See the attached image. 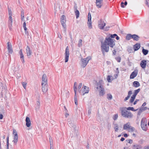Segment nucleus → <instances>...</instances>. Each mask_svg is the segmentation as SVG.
Segmentation results:
<instances>
[{
    "label": "nucleus",
    "mask_w": 149,
    "mask_h": 149,
    "mask_svg": "<svg viewBox=\"0 0 149 149\" xmlns=\"http://www.w3.org/2000/svg\"><path fill=\"white\" fill-rule=\"evenodd\" d=\"M103 0H95V5L98 8H100L103 5Z\"/></svg>",
    "instance_id": "ddd939ff"
},
{
    "label": "nucleus",
    "mask_w": 149,
    "mask_h": 149,
    "mask_svg": "<svg viewBox=\"0 0 149 149\" xmlns=\"http://www.w3.org/2000/svg\"><path fill=\"white\" fill-rule=\"evenodd\" d=\"M146 104V102H144V103H143V104L142 105V107H144L145 106Z\"/></svg>",
    "instance_id": "0e129e2a"
},
{
    "label": "nucleus",
    "mask_w": 149,
    "mask_h": 149,
    "mask_svg": "<svg viewBox=\"0 0 149 149\" xmlns=\"http://www.w3.org/2000/svg\"><path fill=\"white\" fill-rule=\"evenodd\" d=\"M82 40L81 39H80L79 41L78 46L79 47H81L82 46Z\"/></svg>",
    "instance_id": "a19ab883"
},
{
    "label": "nucleus",
    "mask_w": 149,
    "mask_h": 149,
    "mask_svg": "<svg viewBox=\"0 0 149 149\" xmlns=\"http://www.w3.org/2000/svg\"><path fill=\"white\" fill-rule=\"evenodd\" d=\"M129 131L132 132L134 131L135 129L134 127L130 126V128H129Z\"/></svg>",
    "instance_id": "79ce46f5"
},
{
    "label": "nucleus",
    "mask_w": 149,
    "mask_h": 149,
    "mask_svg": "<svg viewBox=\"0 0 149 149\" xmlns=\"http://www.w3.org/2000/svg\"><path fill=\"white\" fill-rule=\"evenodd\" d=\"M26 52L27 56L30 57L31 54L32 52L30 47L28 46L26 47Z\"/></svg>",
    "instance_id": "a211bd4d"
},
{
    "label": "nucleus",
    "mask_w": 149,
    "mask_h": 149,
    "mask_svg": "<svg viewBox=\"0 0 149 149\" xmlns=\"http://www.w3.org/2000/svg\"><path fill=\"white\" fill-rule=\"evenodd\" d=\"M132 94V91H129L128 93V95L124 99V100L125 101H127V100H128L130 97L131 95Z\"/></svg>",
    "instance_id": "4be33fe9"
},
{
    "label": "nucleus",
    "mask_w": 149,
    "mask_h": 149,
    "mask_svg": "<svg viewBox=\"0 0 149 149\" xmlns=\"http://www.w3.org/2000/svg\"><path fill=\"white\" fill-rule=\"evenodd\" d=\"M61 22L64 28H65L66 27V25L65 24L66 17L65 15H63L62 16L61 18Z\"/></svg>",
    "instance_id": "4468645a"
},
{
    "label": "nucleus",
    "mask_w": 149,
    "mask_h": 149,
    "mask_svg": "<svg viewBox=\"0 0 149 149\" xmlns=\"http://www.w3.org/2000/svg\"><path fill=\"white\" fill-rule=\"evenodd\" d=\"M91 19V15L90 13H89L88 14L87 24L88 27L90 29H91L92 28Z\"/></svg>",
    "instance_id": "9d476101"
},
{
    "label": "nucleus",
    "mask_w": 149,
    "mask_h": 149,
    "mask_svg": "<svg viewBox=\"0 0 149 149\" xmlns=\"http://www.w3.org/2000/svg\"><path fill=\"white\" fill-rule=\"evenodd\" d=\"M138 72V70H135L131 74L130 77V79H134L137 75Z\"/></svg>",
    "instance_id": "dca6fc26"
},
{
    "label": "nucleus",
    "mask_w": 149,
    "mask_h": 149,
    "mask_svg": "<svg viewBox=\"0 0 149 149\" xmlns=\"http://www.w3.org/2000/svg\"><path fill=\"white\" fill-rule=\"evenodd\" d=\"M140 89L139 88L137 90H135L134 91V94L132 95V96H131V99L130 101V103L133 102L134 101L138 93L140 91Z\"/></svg>",
    "instance_id": "1a4fd4ad"
},
{
    "label": "nucleus",
    "mask_w": 149,
    "mask_h": 149,
    "mask_svg": "<svg viewBox=\"0 0 149 149\" xmlns=\"http://www.w3.org/2000/svg\"><path fill=\"white\" fill-rule=\"evenodd\" d=\"M142 52L143 53V54L144 55H146L148 53V51L144 49H142Z\"/></svg>",
    "instance_id": "e433bc0d"
},
{
    "label": "nucleus",
    "mask_w": 149,
    "mask_h": 149,
    "mask_svg": "<svg viewBox=\"0 0 149 149\" xmlns=\"http://www.w3.org/2000/svg\"><path fill=\"white\" fill-rule=\"evenodd\" d=\"M3 118V116L2 114H0V119H2Z\"/></svg>",
    "instance_id": "13d9d810"
},
{
    "label": "nucleus",
    "mask_w": 149,
    "mask_h": 149,
    "mask_svg": "<svg viewBox=\"0 0 149 149\" xmlns=\"http://www.w3.org/2000/svg\"><path fill=\"white\" fill-rule=\"evenodd\" d=\"M121 7L122 8H124L125 7V5L124 3L123 2H121Z\"/></svg>",
    "instance_id": "3c124183"
},
{
    "label": "nucleus",
    "mask_w": 149,
    "mask_h": 149,
    "mask_svg": "<svg viewBox=\"0 0 149 149\" xmlns=\"http://www.w3.org/2000/svg\"><path fill=\"white\" fill-rule=\"evenodd\" d=\"M36 106L37 107L39 108L40 106V102L39 100L37 101L36 102Z\"/></svg>",
    "instance_id": "c03bdc74"
},
{
    "label": "nucleus",
    "mask_w": 149,
    "mask_h": 149,
    "mask_svg": "<svg viewBox=\"0 0 149 149\" xmlns=\"http://www.w3.org/2000/svg\"><path fill=\"white\" fill-rule=\"evenodd\" d=\"M74 101L75 102V104L76 105H77L78 104V103L77 102V96L75 95L74 97Z\"/></svg>",
    "instance_id": "58836bf2"
},
{
    "label": "nucleus",
    "mask_w": 149,
    "mask_h": 149,
    "mask_svg": "<svg viewBox=\"0 0 149 149\" xmlns=\"http://www.w3.org/2000/svg\"><path fill=\"white\" fill-rule=\"evenodd\" d=\"M9 141H7V148L8 149V145H9Z\"/></svg>",
    "instance_id": "680f3d73"
},
{
    "label": "nucleus",
    "mask_w": 149,
    "mask_h": 149,
    "mask_svg": "<svg viewBox=\"0 0 149 149\" xmlns=\"http://www.w3.org/2000/svg\"><path fill=\"white\" fill-rule=\"evenodd\" d=\"M25 121L26 122V126L28 127H30L31 125V122L29 118L28 117H26Z\"/></svg>",
    "instance_id": "6ab92c4d"
},
{
    "label": "nucleus",
    "mask_w": 149,
    "mask_h": 149,
    "mask_svg": "<svg viewBox=\"0 0 149 149\" xmlns=\"http://www.w3.org/2000/svg\"><path fill=\"white\" fill-rule=\"evenodd\" d=\"M144 149H149V146L145 147Z\"/></svg>",
    "instance_id": "338daca9"
},
{
    "label": "nucleus",
    "mask_w": 149,
    "mask_h": 149,
    "mask_svg": "<svg viewBox=\"0 0 149 149\" xmlns=\"http://www.w3.org/2000/svg\"><path fill=\"white\" fill-rule=\"evenodd\" d=\"M116 70L117 73H118V74H119V70H118V68H116Z\"/></svg>",
    "instance_id": "bf43d9fd"
},
{
    "label": "nucleus",
    "mask_w": 149,
    "mask_h": 149,
    "mask_svg": "<svg viewBox=\"0 0 149 149\" xmlns=\"http://www.w3.org/2000/svg\"><path fill=\"white\" fill-rule=\"evenodd\" d=\"M104 82L102 80L99 81L97 83V89L99 92L100 96H103L105 93V89L104 87Z\"/></svg>",
    "instance_id": "7ed1b4c3"
},
{
    "label": "nucleus",
    "mask_w": 149,
    "mask_h": 149,
    "mask_svg": "<svg viewBox=\"0 0 149 149\" xmlns=\"http://www.w3.org/2000/svg\"><path fill=\"white\" fill-rule=\"evenodd\" d=\"M140 147L137 145H134L133 147V149H139Z\"/></svg>",
    "instance_id": "ea45409f"
},
{
    "label": "nucleus",
    "mask_w": 149,
    "mask_h": 149,
    "mask_svg": "<svg viewBox=\"0 0 149 149\" xmlns=\"http://www.w3.org/2000/svg\"><path fill=\"white\" fill-rule=\"evenodd\" d=\"M89 92V88L86 86H83L80 90H79V93L82 95L88 93Z\"/></svg>",
    "instance_id": "39448f33"
},
{
    "label": "nucleus",
    "mask_w": 149,
    "mask_h": 149,
    "mask_svg": "<svg viewBox=\"0 0 149 149\" xmlns=\"http://www.w3.org/2000/svg\"><path fill=\"white\" fill-rule=\"evenodd\" d=\"M21 20L22 21H23L24 22H25L24 19V16L21 17Z\"/></svg>",
    "instance_id": "6e6d98bb"
},
{
    "label": "nucleus",
    "mask_w": 149,
    "mask_h": 149,
    "mask_svg": "<svg viewBox=\"0 0 149 149\" xmlns=\"http://www.w3.org/2000/svg\"><path fill=\"white\" fill-rule=\"evenodd\" d=\"M147 120L146 118H143L141 122V126L142 129L144 130H146L147 127Z\"/></svg>",
    "instance_id": "423d86ee"
},
{
    "label": "nucleus",
    "mask_w": 149,
    "mask_h": 149,
    "mask_svg": "<svg viewBox=\"0 0 149 149\" xmlns=\"http://www.w3.org/2000/svg\"><path fill=\"white\" fill-rule=\"evenodd\" d=\"M134 86L136 87H137L139 86L140 84L139 82L137 81H134L133 83Z\"/></svg>",
    "instance_id": "c756f323"
},
{
    "label": "nucleus",
    "mask_w": 149,
    "mask_h": 149,
    "mask_svg": "<svg viewBox=\"0 0 149 149\" xmlns=\"http://www.w3.org/2000/svg\"><path fill=\"white\" fill-rule=\"evenodd\" d=\"M77 83L76 82H75L74 84L73 88L75 93V95H76V90H77Z\"/></svg>",
    "instance_id": "473e14b6"
},
{
    "label": "nucleus",
    "mask_w": 149,
    "mask_h": 149,
    "mask_svg": "<svg viewBox=\"0 0 149 149\" xmlns=\"http://www.w3.org/2000/svg\"><path fill=\"white\" fill-rule=\"evenodd\" d=\"M7 48L9 52L11 54L13 52V50L11 43L10 42H8L7 43Z\"/></svg>",
    "instance_id": "2eb2a0df"
},
{
    "label": "nucleus",
    "mask_w": 149,
    "mask_h": 149,
    "mask_svg": "<svg viewBox=\"0 0 149 149\" xmlns=\"http://www.w3.org/2000/svg\"><path fill=\"white\" fill-rule=\"evenodd\" d=\"M74 12H75V15L76 16V18H78L79 17V11L76 9L75 10Z\"/></svg>",
    "instance_id": "7c9ffc66"
},
{
    "label": "nucleus",
    "mask_w": 149,
    "mask_h": 149,
    "mask_svg": "<svg viewBox=\"0 0 149 149\" xmlns=\"http://www.w3.org/2000/svg\"><path fill=\"white\" fill-rule=\"evenodd\" d=\"M13 133L14 136H15L16 135H18L17 132L14 129L13 130Z\"/></svg>",
    "instance_id": "a18cd8bd"
},
{
    "label": "nucleus",
    "mask_w": 149,
    "mask_h": 149,
    "mask_svg": "<svg viewBox=\"0 0 149 149\" xmlns=\"http://www.w3.org/2000/svg\"><path fill=\"white\" fill-rule=\"evenodd\" d=\"M118 115L117 113L114 114L113 117V118L114 120H116L118 119Z\"/></svg>",
    "instance_id": "f704fd0d"
},
{
    "label": "nucleus",
    "mask_w": 149,
    "mask_h": 149,
    "mask_svg": "<svg viewBox=\"0 0 149 149\" xmlns=\"http://www.w3.org/2000/svg\"><path fill=\"white\" fill-rule=\"evenodd\" d=\"M50 149H54V148H53V145H52V146H50Z\"/></svg>",
    "instance_id": "774afa93"
},
{
    "label": "nucleus",
    "mask_w": 149,
    "mask_h": 149,
    "mask_svg": "<svg viewBox=\"0 0 149 149\" xmlns=\"http://www.w3.org/2000/svg\"><path fill=\"white\" fill-rule=\"evenodd\" d=\"M65 55V62L66 63L68 61L70 55L69 48L68 46H67L66 48Z\"/></svg>",
    "instance_id": "6e6552de"
},
{
    "label": "nucleus",
    "mask_w": 149,
    "mask_h": 149,
    "mask_svg": "<svg viewBox=\"0 0 149 149\" xmlns=\"http://www.w3.org/2000/svg\"><path fill=\"white\" fill-rule=\"evenodd\" d=\"M91 59L90 56H88L86 58H81V66L82 68L85 67L87 64L88 61Z\"/></svg>",
    "instance_id": "20e7f679"
},
{
    "label": "nucleus",
    "mask_w": 149,
    "mask_h": 149,
    "mask_svg": "<svg viewBox=\"0 0 149 149\" xmlns=\"http://www.w3.org/2000/svg\"><path fill=\"white\" fill-rule=\"evenodd\" d=\"M132 38H133L134 40L137 41L139 40V37L137 35L134 34L132 35Z\"/></svg>",
    "instance_id": "cd10ccee"
},
{
    "label": "nucleus",
    "mask_w": 149,
    "mask_h": 149,
    "mask_svg": "<svg viewBox=\"0 0 149 149\" xmlns=\"http://www.w3.org/2000/svg\"><path fill=\"white\" fill-rule=\"evenodd\" d=\"M26 23L25 22H24L23 23V27H26Z\"/></svg>",
    "instance_id": "052dcab7"
},
{
    "label": "nucleus",
    "mask_w": 149,
    "mask_h": 149,
    "mask_svg": "<svg viewBox=\"0 0 149 149\" xmlns=\"http://www.w3.org/2000/svg\"><path fill=\"white\" fill-rule=\"evenodd\" d=\"M132 35L130 34H127L126 37V39L127 40H129L131 38H132Z\"/></svg>",
    "instance_id": "2f4dec72"
},
{
    "label": "nucleus",
    "mask_w": 149,
    "mask_h": 149,
    "mask_svg": "<svg viewBox=\"0 0 149 149\" xmlns=\"http://www.w3.org/2000/svg\"><path fill=\"white\" fill-rule=\"evenodd\" d=\"M130 126V123L128 122L124 125L123 128L125 130H127L129 129Z\"/></svg>",
    "instance_id": "b1692460"
},
{
    "label": "nucleus",
    "mask_w": 149,
    "mask_h": 149,
    "mask_svg": "<svg viewBox=\"0 0 149 149\" xmlns=\"http://www.w3.org/2000/svg\"><path fill=\"white\" fill-rule=\"evenodd\" d=\"M109 27H106L105 28L104 27V29L105 31H108L109 29Z\"/></svg>",
    "instance_id": "864d4df0"
},
{
    "label": "nucleus",
    "mask_w": 149,
    "mask_h": 149,
    "mask_svg": "<svg viewBox=\"0 0 149 149\" xmlns=\"http://www.w3.org/2000/svg\"><path fill=\"white\" fill-rule=\"evenodd\" d=\"M106 25L105 23L102 19H100L98 21V27L100 29H104V27Z\"/></svg>",
    "instance_id": "9b49d317"
},
{
    "label": "nucleus",
    "mask_w": 149,
    "mask_h": 149,
    "mask_svg": "<svg viewBox=\"0 0 149 149\" xmlns=\"http://www.w3.org/2000/svg\"><path fill=\"white\" fill-rule=\"evenodd\" d=\"M125 140V139L123 137H122L120 139V140L121 141H123Z\"/></svg>",
    "instance_id": "e2e57ef3"
},
{
    "label": "nucleus",
    "mask_w": 149,
    "mask_h": 149,
    "mask_svg": "<svg viewBox=\"0 0 149 149\" xmlns=\"http://www.w3.org/2000/svg\"><path fill=\"white\" fill-rule=\"evenodd\" d=\"M126 110H131L133 111H135L136 110H135L133 107H128L126 108Z\"/></svg>",
    "instance_id": "4c0bfd02"
},
{
    "label": "nucleus",
    "mask_w": 149,
    "mask_h": 149,
    "mask_svg": "<svg viewBox=\"0 0 149 149\" xmlns=\"http://www.w3.org/2000/svg\"><path fill=\"white\" fill-rule=\"evenodd\" d=\"M41 85H47V78L46 74H44L42 77Z\"/></svg>",
    "instance_id": "f8f14e48"
},
{
    "label": "nucleus",
    "mask_w": 149,
    "mask_h": 149,
    "mask_svg": "<svg viewBox=\"0 0 149 149\" xmlns=\"http://www.w3.org/2000/svg\"><path fill=\"white\" fill-rule=\"evenodd\" d=\"M9 19L8 23L10 27L12 26L13 22V19L12 16V12L10 9L8 8Z\"/></svg>",
    "instance_id": "0eeeda50"
},
{
    "label": "nucleus",
    "mask_w": 149,
    "mask_h": 149,
    "mask_svg": "<svg viewBox=\"0 0 149 149\" xmlns=\"http://www.w3.org/2000/svg\"><path fill=\"white\" fill-rule=\"evenodd\" d=\"M82 86V83H80L79 85H78V90H80V89H81V86Z\"/></svg>",
    "instance_id": "de8ad7c7"
},
{
    "label": "nucleus",
    "mask_w": 149,
    "mask_h": 149,
    "mask_svg": "<svg viewBox=\"0 0 149 149\" xmlns=\"http://www.w3.org/2000/svg\"><path fill=\"white\" fill-rule=\"evenodd\" d=\"M113 127L115 131L116 132H118L119 130L118 125L117 123H114Z\"/></svg>",
    "instance_id": "a878e982"
},
{
    "label": "nucleus",
    "mask_w": 149,
    "mask_h": 149,
    "mask_svg": "<svg viewBox=\"0 0 149 149\" xmlns=\"http://www.w3.org/2000/svg\"><path fill=\"white\" fill-rule=\"evenodd\" d=\"M49 141H50V146H52V145H53V144H52L53 143L52 142V140H51V139H50V138H49Z\"/></svg>",
    "instance_id": "5fc2aeb1"
},
{
    "label": "nucleus",
    "mask_w": 149,
    "mask_h": 149,
    "mask_svg": "<svg viewBox=\"0 0 149 149\" xmlns=\"http://www.w3.org/2000/svg\"><path fill=\"white\" fill-rule=\"evenodd\" d=\"M140 44L139 43H136L134 46V51H137L139 49L140 47Z\"/></svg>",
    "instance_id": "5701e85b"
},
{
    "label": "nucleus",
    "mask_w": 149,
    "mask_h": 149,
    "mask_svg": "<svg viewBox=\"0 0 149 149\" xmlns=\"http://www.w3.org/2000/svg\"><path fill=\"white\" fill-rule=\"evenodd\" d=\"M69 125L70 127H72L74 130L76 128V126L75 125L74 123H70L69 122Z\"/></svg>",
    "instance_id": "c85d7f7f"
},
{
    "label": "nucleus",
    "mask_w": 149,
    "mask_h": 149,
    "mask_svg": "<svg viewBox=\"0 0 149 149\" xmlns=\"http://www.w3.org/2000/svg\"><path fill=\"white\" fill-rule=\"evenodd\" d=\"M128 143H131L132 142V141L131 139H129L126 141Z\"/></svg>",
    "instance_id": "8fccbe9b"
},
{
    "label": "nucleus",
    "mask_w": 149,
    "mask_h": 149,
    "mask_svg": "<svg viewBox=\"0 0 149 149\" xmlns=\"http://www.w3.org/2000/svg\"><path fill=\"white\" fill-rule=\"evenodd\" d=\"M116 51L115 49L113 50V54L114 55H115L116 54Z\"/></svg>",
    "instance_id": "4d7b16f0"
},
{
    "label": "nucleus",
    "mask_w": 149,
    "mask_h": 149,
    "mask_svg": "<svg viewBox=\"0 0 149 149\" xmlns=\"http://www.w3.org/2000/svg\"><path fill=\"white\" fill-rule=\"evenodd\" d=\"M24 10H22L21 14V17H23L24 16Z\"/></svg>",
    "instance_id": "09e8293b"
},
{
    "label": "nucleus",
    "mask_w": 149,
    "mask_h": 149,
    "mask_svg": "<svg viewBox=\"0 0 149 149\" xmlns=\"http://www.w3.org/2000/svg\"><path fill=\"white\" fill-rule=\"evenodd\" d=\"M107 79L108 82H110L113 79L112 76L109 75L107 77Z\"/></svg>",
    "instance_id": "bb28decb"
},
{
    "label": "nucleus",
    "mask_w": 149,
    "mask_h": 149,
    "mask_svg": "<svg viewBox=\"0 0 149 149\" xmlns=\"http://www.w3.org/2000/svg\"><path fill=\"white\" fill-rule=\"evenodd\" d=\"M124 136L125 137H127V136H128V135H127V134H124Z\"/></svg>",
    "instance_id": "69168bd1"
},
{
    "label": "nucleus",
    "mask_w": 149,
    "mask_h": 149,
    "mask_svg": "<svg viewBox=\"0 0 149 149\" xmlns=\"http://www.w3.org/2000/svg\"><path fill=\"white\" fill-rule=\"evenodd\" d=\"M19 54L20 55V58L23 63H24L25 61L24 59V56L22 53V49L20 50L19 52Z\"/></svg>",
    "instance_id": "aec40b11"
},
{
    "label": "nucleus",
    "mask_w": 149,
    "mask_h": 149,
    "mask_svg": "<svg viewBox=\"0 0 149 149\" xmlns=\"http://www.w3.org/2000/svg\"><path fill=\"white\" fill-rule=\"evenodd\" d=\"M147 107H144V108H141V110L142 111L143 110H146L147 109Z\"/></svg>",
    "instance_id": "603ef678"
},
{
    "label": "nucleus",
    "mask_w": 149,
    "mask_h": 149,
    "mask_svg": "<svg viewBox=\"0 0 149 149\" xmlns=\"http://www.w3.org/2000/svg\"><path fill=\"white\" fill-rule=\"evenodd\" d=\"M18 135H15L14 136V140L13 141V142L15 145L17 143L18 141Z\"/></svg>",
    "instance_id": "393cba45"
},
{
    "label": "nucleus",
    "mask_w": 149,
    "mask_h": 149,
    "mask_svg": "<svg viewBox=\"0 0 149 149\" xmlns=\"http://www.w3.org/2000/svg\"><path fill=\"white\" fill-rule=\"evenodd\" d=\"M146 61L143 60L141 61L140 65L143 68H145L146 67Z\"/></svg>",
    "instance_id": "412c9836"
},
{
    "label": "nucleus",
    "mask_w": 149,
    "mask_h": 149,
    "mask_svg": "<svg viewBox=\"0 0 149 149\" xmlns=\"http://www.w3.org/2000/svg\"><path fill=\"white\" fill-rule=\"evenodd\" d=\"M42 91L44 93H45L48 90L47 85H41Z\"/></svg>",
    "instance_id": "f3484780"
},
{
    "label": "nucleus",
    "mask_w": 149,
    "mask_h": 149,
    "mask_svg": "<svg viewBox=\"0 0 149 149\" xmlns=\"http://www.w3.org/2000/svg\"><path fill=\"white\" fill-rule=\"evenodd\" d=\"M115 40L109 37H106L105 40L101 43V50L103 54L105 52H107L109 50V47L113 48L115 45Z\"/></svg>",
    "instance_id": "f257e3e1"
},
{
    "label": "nucleus",
    "mask_w": 149,
    "mask_h": 149,
    "mask_svg": "<svg viewBox=\"0 0 149 149\" xmlns=\"http://www.w3.org/2000/svg\"><path fill=\"white\" fill-rule=\"evenodd\" d=\"M22 86H23L24 88L25 89H26V85L27 84V83L26 82H22Z\"/></svg>",
    "instance_id": "37998d69"
},
{
    "label": "nucleus",
    "mask_w": 149,
    "mask_h": 149,
    "mask_svg": "<svg viewBox=\"0 0 149 149\" xmlns=\"http://www.w3.org/2000/svg\"><path fill=\"white\" fill-rule=\"evenodd\" d=\"M116 59L118 62H120L121 60V58L120 57H117L116 58Z\"/></svg>",
    "instance_id": "49530a36"
},
{
    "label": "nucleus",
    "mask_w": 149,
    "mask_h": 149,
    "mask_svg": "<svg viewBox=\"0 0 149 149\" xmlns=\"http://www.w3.org/2000/svg\"><path fill=\"white\" fill-rule=\"evenodd\" d=\"M126 107H121L120 108L121 116L127 118H132L133 117V114L130 111L126 110Z\"/></svg>",
    "instance_id": "f03ea898"
},
{
    "label": "nucleus",
    "mask_w": 149,
    "mask_h": 149,
    "mask_svg": "<svg viewBox=\"0 0 149 149\" xmlns=\"http://www.w3.org/2000/svg\"><path fill=\"white\" fill-rule=\"evenodd\" d=\"M117 36V35L116 34H109L107 35V37H110V38H115V37Z\"/></svg>",
    "instance_id": "72a5a7b5"
},
{
    "label": "nucleus",
    "mask_w": 149,
    "mask_h": 149,
    "mask_svg": "<svg viewBox=\"0 0 149 149\" xmlns=\"http://www.w3.org/2000/svg\"><path fill=\"white\" fill-rule=\"evenodd\" d=\"M107 99L109 100H111L112 99V96L110 94H107Z\"/></svg>",
    "instance_id": "c9c22d12"
}]
</instances>
